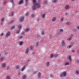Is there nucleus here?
<instances>
[{"label": "nucleus", "mask_w": 79, "mask_h": 79, "mask_svg": "<svg viewBox=\"0 0 79 79\" xmlns=\"http://www.w3.org/2000/svg\"><path fill=\"white\" fill-rule=\"evenodd\" d=\"M32 2L36 6L37 8H39L40 7V4L39 3H36V0H33Z\"/></svg>", "instance_id": "1"}, {"label": "nucleus", "mask_w": 79, "mask_h": 79, "mask_svg": "<svg viewBox=\"0 0 79 79\" xmlns=\"http://www.w3.org/2000/svg\"><path fill=\"white\" fill-rule=\"evenodd\" d=\"M60 77H65V76H66V72L65 71L64 72L60 74Z\"/></svg>", "instance_id": "2"}, {"label": "nucleus", "mask_w": 79, "mask_h": 79, "mask_svg": "<svg viewBox=\"0 0 79 79\" xmlns=\"http://www.w3.org/2000/svg\"><path fill=\"white\" fill-rule=\"evenodd\" d=\"M10 35V31H8L6 32V37H8Z\"/></svg>", "instance_id": "3"}, {"label": "nucleus", "mask_w": 79, "mask_h": 79, "mask_svg": "<svg viewBox=\"0 0 79 79\" xmlns=\"http://www.w3.org/2000/svg\"><path fill=\"white\" fill-rule=\"evenodd\" d=\"M20 19V22L21 23L23 22V21H24V17H21L19 18Z\"/></svg>", "instance_id": "4"}, {"label": "nucleus", "mask_w": 79, "mask_h": 79, "mask_svg": "<svg viewBox=\"0 0 79 79\" xmlns=\"http://www.w3.org/2000/svg\"><path fill=\"white\" fill-rule=\"evenodd\" d=\"M37 77L38 79H39V78H40L41 77V73L40 72H39L38 73Z\"/></svg>", "instance_id": "5"}, {"label": "nucleus", "mask_w": 79, "mask_h": 79, "mask_svg": "<svg viewBox=\"0 0 79 79\" xmlns=\"http://www.w3.org/2000/svg\"><path fill=\"white\" fill-rule=\"evenodd\" d=\"M33 6L32 7V9L33 10H35L36 9V7H35V4H34V3L33 2Z\"/></svg>", "instance_id": "6"}, {"label": "nucleus", "mask_w": 79, "mask_h": 79, "mask_svg": "<svg viewBox=\"0 0 79 79\" xmlns=\"http://www.w3.org/2000/svg\"><path fill=\"white\" fill-rule=\"evenodd\" d=\"M24 2L23 0H20L19 2H18L19 5H20V4H22V3H23Z\"/></svg>", "instance_id": "7"}, {"label": "nucleus", "mask_w": 79, "mask_h": 79, "mask_svg": "<svg viewBox=\"0 0 79 79\" xmlns=\"http://www.w3.org/2000/svg\"><path fill=\"white\" fill-rule=\"evenodd\" d=\"M61 45L62 46H64L65 45V43L64 42V40H62L61 42Z\"/></svg>", "instance_id": "8"}, {"label": "nucleus", "mask_w": 79, "mask_h": 79, "mask_svg": "<svg viewBox=\"0 0 79 79\" xmlns=\"http://www.w3.org/2000/svg\"><path fill=\"white\" fill-rule=\"evenodd\" d=\"M28 0H25V5L26 6L28 5Z\"/></svg>", "instance_id": "9"}, {"label": "nucleus", "mask_w": 79, "mask_h": 79, "mask_svg": "<svg viewBox=\"0 0 79 79\" xmlns=\"http://www.w3.org/2000/svg\"><path fill=\"white\" fill-rule=\"evenodd\" d=\"M25 68H26V66L24 65L22 68L21 69V71H24L25 69Z\"/></svg>", "instance_id": "10"}, {"label": "nucleus", "mask_w": 79, "mask_h": 79, "mask_svg": "<svg viewBox=\"0 0 79 79\" xmlns=\"http://www.w3.org/2000/svg\"><path fill=\"white\" fill-rule=\"evenodd\" d=\"M66 25H71V23L70 22H67L66 23Z\"/></svg>", "instance_id": "11"}, {"label": "nucleus", "mask_w": 79, "mask_h": 79, "mask_svg": "<svg viewBox=\"0 0 79 79\" xmlns=\"http://www.w3.org/2000/svg\"><path fill=\"white\" fill-rule=\"evenodd\" d=\"M13 15H14V12H12L10 15L9 14V16H13Z\"/></svg>", "instance_id": "12"}, {"label": "nucleus", "mask_w": 79, "mask_h": 79, "mask_svg": "<svg viewBox=\"0 0 79 79\" xmlns=\"http://www.w3.org/2000/svg\"><path fill=\"white\" fill-rule=\"evenodd\" d=\"M30 29L29 28H27L24 30V31H25V32H28V31H29Z\"/></svg>", "instance_id": "13"}, {"label": "nucleus", "mask_w": 79, "mask_h": 79, "mask_svg": "<svg viewBox=\"0 0 79 79\" xmlns=\"http://www.w3.org/2000/svg\"><path fill=\"white\" fill-rule=\"evenodd\" d=\"M21 30L18 29L16 31V34H19L20 32V31Z\"/></svg>", "instance_id": "14"}, {"label": "nucleus", "mask_w": 79, "mask_h": 79, "mask_svg": "<svg viewBox=\"0 0 79 79\" xmlns=\"http://www.w3.org/2000/svg\"><path fill=\"white\" fill-rule=\"evenodd\" d=\"M15 28V26L14 25L12 26L11 27H10L11 30H12L13 29H14Z\"/></svg>", "instance_id": "15"}, {"label": "nucleus", "mask_w": 79, "mask_h": 79, "mask_svg": "<svg viewBox=\"0 0 79 79\" xmlns=\"http://www.w3.org/2000/svg\"><path fill=\"white\" fill-rule=\"evenodd\" d=\"M21 27H22V26L21 25H18V28L19 30H21Z\"/></svg>", "instance_id": "16"}, {"label": "nucleus", "mask_w": 79, "mask_h": 79, "mask_svg": "<svg viewBox=\"0 0 79 79\" xmlns=\"http://www.w3.org/2000/svg\"><path fill=\"white\" fill-rule=\"evenodd\" d=\"M69 8V6L68 5H67L65 6V9H66V10H68Z\"/></svg>", "instance_id": "17"}, {"label": "nucleus", "mask_w": 79, "mask_h": 79, "mask_svg": "<svg viewBox=\"0 0 79 79\" xmlns=\"http://www.w3.org/2000/svg\"><path fill=\"white\" fill-rule=\"evenodd\" d=\"M67 65H69V62H67L65 64L64 66H67Z\"/></svg>", "instance_id": "18"}, {"label": "nucleus", "mask_w": 79, "mask_h": 79, "mask_svg": "<svg viewBox=\"0 0 79 79\" xmlns=\"http://www.w3.org/2000/svg\"><path fill=\"white\" fill-rule=\"evenodd\" d=\"M2 66L3 67V68H5L6 66V64L5 63H3L2 64Z\"/></svg>", "instance_id": "19"}, {"label": "nucleus", "mask_w": 79, "mask_h": 79, "mask_svg": "<svg viewBox=\"0 0 79 79\" xmlns=\"http://www.w3.org/2000/svg\"><path fill=\"white\" fill-rule=\"evenodd\" d=\"M28 52H29V48H27L26 49L25 53H28Z\"/></svg>", "instance_id": "20"}, {"label": "nucleus", "mask_w": 79, "mask_h": 79, "mask_svg": "<svg viewBox=\"0 0 79 79\" xmlns=\"http://www.w3.org/2000/svg\"><path fill=\"white\" fill-rule=\"evenodd\" d=\"M26 75H23L22 76V79H26Z\"/></svg>", "instance_id": "21"}, {"label": "nucleus", "mask_w": 79, "mask_h": 79, "mask_svg": "<svg viewBox=\"0 0 79 79\" xmlns=\"http://www.w3.org/2000/svg\"><path fill=\"white\" fill-rule=\"evenodd\" d=\"M69 60L70 61H72V59L71 58V56H69Z\"/></svg>", "instance_id": "22"}, {"label": "nucleus", "mask_w": 79, "mask_h": 79, "mask_svg": "<svg viewBox=\"0 0 79 79\" xmlns=\"http://www.w3.org/2000/svg\"><path fill=\"white\" fill-rule=\"evenodd\" d=\"M50 65V62L48 61L46 63V66H48Z\"/></svg>", "instance_id": "23"}, {"label": "nucleus", "mask_w": 79, "mask_h": 79, "mask_svg": "<svg viewBox=\"0 0 79 79\" xmlns=\"http://www.w3.org/2000/svg\"><path fill=\"white\" fill-rule=\"evenodd\" d=\"M10 2H11V3H12L13 5H14L15 4V2H14V1H13V0H10Z\"/></svg>", "instance_id": "24"}, {"label": "nucleus", "mask_w": 79, "mask_h": 79, "mask_svg": "<svg viewBox=\"0 0 79 79\" xmlns=\"http://www.w3.org/2000/svg\"><path fill=\"white\" fill-rule=\"evenodd\" d=\"M23 41H20L19 45L20 46L22 45H23Z\"/></svg>", "instance_id": "25"}, {"label": "nucleus", "mask_w": 79, "mask_h": 79, "mask_svg": "<svg viewBox=\"0 0 79 79\" xmlns=\"http://www.w3.org/2000/svg\"><path fill=\"white\" fill-rule=\"evenodd\" d=\"M16 69H18L19 68V65H17L15 67Z\"/></svg>", "instance_id": "26"}, {"label": "nucleus", "mask_w": 79, "mask_h": 79, "mask_svg": "<svg viewBox=\"0 0 79 79\" xmlns=\"http://www.w3.org/2000/svg\"><path fill=\"white\" fill-rule=\"evenodd\" d=\"M45 16V14H43L42 15V18H44Z\"/></svg>", "instance_id": "27"}, {"label": "nucleus", "mask_w": 79, "mask_h": 79, "mask_svg": "<svg viewBox=\"0 0 79 79\" xmlns=\"http://www.w3.org/2000/svg\"><path fill=\"white\" fill-rule=\"evenodd\" d=\"M50 56L51 58H53V57H54V56L53 55V54H51L50 55Z\"/></svg>", "instance_id": "28"}, {"label": "nucleus", "mask_w": 79, "mask_h": 79, "mask_svg": "<svg viewBox=\"0 0 79 79\" xmlns=\"http://www.w3.org/2000/svg\"><path fill=\"white\" fill-rule=\"evenodd\" d=\"M55 20H56V18L54 17L53 18L52 21H55Z\"/></svg>", "instance_id": "29"}, {"label": "nucleus", "mask_w": 79, "mask_h": 79, "mask_svg": "<svg viewBox=\"0 0 79 79\" xmlns=\"http://www.w3.org/2000/svg\"><path fill=\"white\" fill-rule=\"evenodd\" d=\"M76 63L77 64H79V60H77V61H76Z\"/></svg>", "instance_id": "30"}, {"label": "nucleus", "mask_w": 79, "mask_h": 79, "mask_svg": "<svg viewBox=\"0 0 79 79\" xmlns=\"http://www.w3.org/2000/svg\"><path fill=\"white\" fill-rule=\"evenodd\" d=\"M44 3L45 5H47V4H48V3H47V1H45L44 2Z\"/></svg>", "instance_id": "31"}, {"label": "nucleus", "mask_w": 79, "mask_h": 79, "mask_svg": "<svg viewBox=\"0 0 79 79\" xmlns=\"http://www.w3.org/2000/svg\"><path fill=\"white\" fill-rule=\"evenodd\" d=\"M4 21H5V19H4V18H2L1 19V22H3Z\"/></svg>", "instance_id": "32"}, {"label": "nucleus", "mask_w": 79, "mask_h": 79, "mask_svg": "<svg viewBox=\"0 0 79 79\" xmlns=\"http://www.w3.org/2000/svg\"><path fill=\"white\" fill-rule=\"evenodd\" d=\"M13 20H12L11 22H10V23H9L8 24L9 25H10V24H12L13 23Z\"/></svg>", "instance_id": "33"}, {"label": "nucleus", "mask_w": 79, "mask_h": 79, "mask_svg": "<svg viewBox=\"0 0 79 79\" xmlns=\"http://www.w3.org/2000/svg\"><path fill=\"white\" fill-rule=\"evenodd\" d=\"M6 3V1H5L4 2H2V3L3 5H5V4Z\"/></svg>", "instance_id": "34"}, {"label": "nucleus", "mask_w": 79, "mask_h": 79, "mask_svg": "<svg viewBox=\"0 0 79 79\" xmlns=\"http://www.w3.org/2000/svg\"><path fill=\"white\" fill-rule=\"evenodd\" d=\"M58 56V54H56L54 55V57H55V58H56Z\"/></svg>", "instance_id": "35"}, {"label": "nucleus", "mask_w": 79, "mask_h": 79, "mask_svg": "<svg viewBox=\"0 0 79 79\" xmlns=\"http://www.w3.org/2000/svg\"><path fill=\"white\" fill-rule=\"evenodd\" d=\"M3 57H1L0 59L1 61H3Z\"/></svg>", "instance_id": "36"}, {"label": "nucleus", "mask_w": 79, "mask_h": 79, "mask_svg": "<svg viewBox=\"0 0 79 79\" xmlns=\"http://www.w3.org/2000/svg\"><path fill=\"white\" fill-rule=\"evenodd\" d=\"M60 32H63V30L62 29H60Z\"/></svg>", "instance_id": "37"}, {"label": "nucleus", "mask_w": 79, "mask_h": 79, "mask_svg": "<svg viewBox=\"0 0 79 79\" xmlns=\"http://www.w3.org/2000/svg\"><path fill=\"white\" fill-rule=\"evenodd\" d=\"M35 16V15H34V14H32L31 15L32 18H34Z\"/></svg>", "instance_id": "38"}, {"label": "nucleus", "mask_w": 79, "mask_h": 79, "mask_svg": "<svg viewBox=\"0 0 79 79\" xmlns=\"http://www.w3.org/2000/svg\"><path fill=\"white\" fill-rule=\"evenodd\" d=\"M57 34L59 35H60V34H61V33L59 31H58L57 32Z\"/></svg>", "instance_id": "39"}, {"label": "nucleus", "mask_w": 79, "mask_h": 79, "mask_svg": "<svg viewBox=\"0 0 79 79\" xmlns=\"http://www.w3.org/2000/svg\"><path fill=\"white\" fill-rule=\"evenodd\" d=\"M28 15H29V13L28 12H27L25 14V16H28Z\"/></svg>", "instance_id": "40"}, {"label": "nucleus", "mask_w": 79, "mask_h": 79, "mask_svg": "<svg viewBox=\"0 0 79 79\" xmlns=\"http://www.w3.org/2000/svg\"><path fill=\"white\" fill-rule=\"evenodd\" d=\"M53 3H56V0H52Z\"/></svg>", "instance_id": "41"}, {"label": "nucleus", "mask_w": 79, "mask_h": 79, "mask_svg": "<svg viewBox=\"0 0 79 79\" xmlns=\"http://www.w3.org/2000/svg\"><path fill=\"white\" fill-rule=\"evenodd\" d=\"M3 33H2L0 34V36L2 37V36H3Z\"/></svg>", "instance_id": "42"}, {"label": "nucleus", "mask_w": 79, "mask_h": 79, "mask_svg": "<svg viewBox=\"0 0 79 79\" xmlns=\"http://www.w3.org/2000/svg\"><path fill=\"white\" fill-rule=\"evenodd\" d=\"M6 79H10V77L9 76H7L6 77Z\"/></svg>", "instance_id": "43"}, {"label": "nucleus", "mask_w": 79, "mask_h": 79, "mask_svg": "<svg viewBox=\"0 0 79 79\" xmlns=\"http://www.w3.org/2000/svg\"><path fill=\"white\" fill-rule=\"evenodd\" d=\"M72 39V38H71V37L69 38V40H71Z\"/></svg>", "instance_id": "44"}, {"label": "nucleus", "mask_w": 79, "mask_h": 79, "mask_svg": "<svg viewBox=\"0 0 79 79\" xmlns=\"http://www.w3.org/2000/svg\"><path fill=\"white\" fill-rule=\"evenodd\" d=\"M49 38H51L52 37V35H49Z\"/></svg>", "instance_id": "45"}, {"label": "nucleus", "mask_w": 79, "mask_h": 79, "mask_svg": "<svg viewBox=\"0 0 79 79\" xmlns=\"http://www.w3.org/2000/svg\"><path fill=\"white\" fill-rule=\"evenodd\" d=\"M44 32L43 31L42 32V35H44Z\"/></svg>", "instance_id": "46"}, {"label": "nucleus", "mask_w": 79, "mask_h": 79, "mask_svg": "<svg viewBox=\"0 0 79 79\" xmlns=\"http://www.w3.org/2000/svg\"><path fill=\"white\" fill-rule=\"evenodd\" d=\"M69 48H71V47H72V46L70 45V46H69Z\"/></svg>", "instance_id": "47"}, {"label": "nucleus", "mask_w": 79, "mask_h": 79, "mask_svg": "<svg viewBox=\"0 0 79 79\" xmlns=\"http://www.w3.org/2000/svg\"><path fill=\"white\" fill-rule=\"evenodd\" d=\"M73 31H75V32H77V29H73Z\"/></svg>", "instance_id": "48"}, {"label": "nucleus", "mask_w": 79, "mask_h": 79, "mask_svg": "<svg viewBox=\"0 0 79 79\" xmlns=\"http://www.w3.org/2000/svg\"><path fill=\"white\" fill-rule=\"evenodd\" d=\"M19 38L20 39H22L23 38V36H19Z\"/></svg>", "instance_id": "49"}, {"label": "nucleus", "mask_w": 79, "mask_h": 79, "mask_svg": "<svg viewBox=\"0 0 79 79\" xmlns=\"http://www.w3.org/2000/svg\"><path fill=\"white\" fill-rule=\"evenodd\" d=\"M39 20H40V19H39V18H37V21H39Z\"/></svg>", "instance_id": "50"}, {"label": "nucleus", "mask_w": 79, "mask_h": 79, "mask_svg": "<svg viewBox=\"0 0 79 79\" xmlns=\"http://www.w3.org/2000/svg\"><path fill=\"white\" fill-rule=\"evenodd\" d=\"M39 45V43L38 42H37L36 44V46H37Z\"/></svg>", "instance_id": "51"}, {"label": "nucleus", "mask_w": 79, "mask_h": 79, "mask_svg": "<svg viewBox=\"0 0 79 79\" xmlns=\"http://www.w3.org/2000/svg\"><path fill=\"white\" fill-rule=\"evenodd\" d=\"M22 35H24V32H22Z\"/></svg>", "instance_id": "52"}, {"label": "nucleus", "mask_w": 79, "mask_h": 79, "mask_svg": "<svg viewBox=\"0 0 79 79\" xmlns=\"http://www.w3.org/2000/svg\"><path fill=\"white\" fill-rule=\"evenodd\" d=\"M76 73H77V74H79V72L78 71H76Z\"/></svg>", "instance_id": "53"}, {"label": "nucleus", "mask_w": 79, "mask_h": 79, "mask_svg": "<svg viewBox=\"0 0 79 79\" xmlns=\"http://www.w3.org/2000/svg\"><path fill=\"white\" fill-rule=\"evenodd\" d=\"M73 35H73V34L72 35L70 36V37H71V38H72V37L73 36Z\"/></svg>", "instance_id": "54"}, {"label": "nucleus", "mask_w": 79, "mask_h": 79, "mask_svg": "<svg viewBox=\"0 0 79 79\" xmlns=\"http://www.w3.org/2000/svg\"><path fill=\"white\" fill-rule=\"evenodd\" d=\"M77 28L79 30V26H78L77 27Z\"/></svg>", "instance_id": "55"}, {"label": "nucleus", "mask_w": 79, "mask_h": 79, "mask_svg": "<svg viewBox=\"0 0 79 79\" xmlns=\"http://www.w3.org/2000/svg\"><path fill=\"white\" fill-rule=\"evenodd\" d=\"M72 52H73V53H74L75 52V50H73L72 51Z\"/></svg>", "instance_id": "56"}, {"label": "nucleus", "mask_w": 79, "mask_h": 79, "mask_svg": "<svg viewBox=\"0 0 79 79\" xmlns=\"http://www.w3.org/2000/svg\"><path fill=\"white\" fill-rule=\"evenodd\" d=\"M67 15H68V13H66L65 15V16H66Z\"/></svg>", "instance_id": "57"}, {"label": "nucleus", "mask_w": 79, "mask_h": 79, "mask_svg": "<svg viewBox=\"0 0 79 79\" xmlns=\"http://www.w3.org/2000/svg\"><path fill=\"white\" fill-rule=\"evenodd\" d=\"M30 48H31V50H32V46H31Z\"/></svg>", "instance_id": "58"}, {"label": "nucleus", "mask_w": 79, "mask_h": 79, "mask_svg": "<svg viewBox=\"0 0 79 79\" xmlns=\"http://www.w3.org/2000/svg\"><path fill=\"white\" fill-rule=\"evenodd\" d=\"M18 76H19V75L21 73H20V72H19V73H18Z\"/></svg>", "instance_id": "59"}, {"label": "nucleus", "mask_w": 79, "mask_h": 79, "mask_svg": "<svg viewBox=\"0 0 79 79\" xmlns=\"http://www.w3.org/2000/svg\"><path fill=\"white\" fill-rule=\"evenodd\" d=\"M52 76H53V75L52 74H51V75H50L51 77H52Z\"/></svg>", "instance_id": "60"}, {"label": "nucleus", "mask_w": 79, "mask_h": 79, "mask_svg": "<svg viewBox=\"0 0 79 79\" xmlns=\"http://www.w3.org/2000/svg\"><path fill=\"white\" fill-rule=\"evenodd\" d=\"M10 68V67H8L7 69H9Z\"/></svg>", "instance_id": "61"}, {"label": "nucleus", "mask_w": 79, "mask_h": 79, "mask_svg": "<svg viewBox=\"0 0 79 79\" xmlns=\"http://www.w3.org/2000/svg\"><path fill=\"white\" fill-rule=\"evenodd\" d=\"M61 21H62L63 20V18H61Z\"/></svg>", "instance_id": "62"}, {"label": "nucleus", "mask_w": 79, "mask_h": 79, "mask_svg": "<svg viewBox=\"0 0 79 79\" xmlns=\"http://www.w3.org/2000/svg\"><path fill=\"white\" fill-rule=\"evenodd\" d=\"M1 25H2V24H3V22H2L1 23Z\"/></svg>", "instance_id": "63"}, {"label": "nucleus", "mask_w": 79, "mask_h": 79, "mask_svg": "<svg viewBox=\"0 0 79 79\" xmlns=\"http://www.w3.org/2000/svg\"><path fill=\"white\" fill-rule=\"evenodd\" d=\"M39 2H40V0H38Z\"/></svg>", "instance_id": "64"}]
</instances>
